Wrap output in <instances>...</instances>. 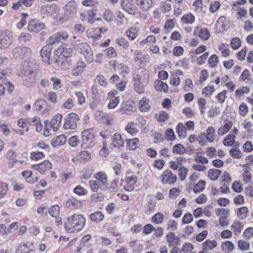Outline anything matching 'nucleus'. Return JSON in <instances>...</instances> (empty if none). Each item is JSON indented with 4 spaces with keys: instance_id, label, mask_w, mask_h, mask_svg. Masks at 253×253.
Instances as JSON below:
<instances>
[{
    "instance_id": "obj_1",
    "label": "nucleus",
    "mask_w": 253,
    "mask_h": 253,
    "mask_svg": "<svg viewBox=\"0 0 253 253\" xmlns=\"http://www.w3.org/2000/svg\"><path fill=\"white\" fill-rule=\"evenodd\" d=\"M85 222L86 219L82 214L75 213L66 218L64 226L65 230L68 233H78L84 228Z\"/></svg>"
},
{
    "instance_id": "obj_2",
    "label": "nucleus",
    "mask_w": 253,
    "mask_h": 253,
    "mask_svg": "<svg viewBox=\"0 0 253 253\" xmlns=\"http://www.w3.org/2000/svg\"><path fill=\"white\" fill-rule=\"evenodd\" d=\"M94 180L89 181V184L91 190L96 192L99 189L105 186L108 182V176L103 171H101L95 173Z\"/></svg>"
},
{
    "instance_id": "obj_3",
    "label": "nucleus",
    "mask_w": 253,
    "mask_h": 253,
    "mask_svg": "<svg viewBox=\"0 0 253 253\" xmlns=\"http://www.w3.org/2000/svg\"><path fill=\"white\" fill-rule=\"evenodd\" d=\"M79 52L82 54L88 63H91L93 60V53L91 48L86 43H81L75 45Z\"/></svg>"
},
{
    "instance_id": "obj_4",
    "label": "nucleus",
    "mask_w": 253,
    "mask_h": 253,
    "mask_svg": "<svg viewBox=\"0 0 253 253\" xmlns=\"http://www.w3.org/2000/svg\"><path fill=\"white\" fill-rule=\"evenodd\" d=\"M80 120L79 116L75 113L68 114L65 118L63 125L65 129H75L77 127V123Z\"/></svg>"
},
{
    "instance_id": "obj_5",
    "label": "nucleus",
    "mask_w": 253,
    "mask_h": 253,
    "mask_svg": "<svg viewBox=\"0 0 253 253\" xmlns=\"http://www.w3.org/2000/svg\"><path fill=\"white\" fill-rule=\"evenodd\" d=\"M69 38V34L66 31L58 32L50 36L47 42L50 44L63 43L66 41Z\"/></svg>"
},
{
    "instance_id": "obj_6",
    "label": "nucleus",
    "mask_w": 253,
    "mask_h": 253,
    "mask_svg": "<svg viewBox=\"0 0 253 253\" xmlns=\"http://www.w3.org/2000/svg\"><path fill=\"white\" fill-rule=\"evenodd\" d=\"M95 117L98 121L108 126L113 123L115 118L113 114L106 113L100 111L96 112Z\"/></svg>"
},
{
    "instance_id": "obj_7",
    "label": "nucleus",
    "mask_w": 253,
    "mask_h": 253,
    "mask_svg": "<svg viewBox=\"0 0 253 253\" xmlns=\"http://www.w3.org/2000/svg\"><path fill=\"white\" fill-rule=\"evenodd\" d=\"M12 42V35L8 31L0 33V48L8 47Z\"/></svg>"
},
{
    "instance_id": "obj_8",
    "label": "nucleus",
    "mask_w": 253,
    "mask_h": 253,
    "mask_svg": "<svg viewBox=\"0 0 253 253\" xmlns=\"http://www.w3.org/2000/svg\"><path fill=\"white\" fill-rule=\"evenodd\" d=\"M160 180L163 184L172 185L176 182L177 177L171 170L166 169L161 175Z\"/></svg>"
},
{
    "instance_id": "obj_9",
    "label": "nucleus",
    "mask_w": 253,
    "mask_h": 253,
    "mask_svg": "<svg viewBox=\"0 0 253 253\" xmlns=\"http://www.w3.org/2000/svg\"><path fill=\"white\" fill-rule=\"evenodd\" d=\"M82 141L86 147H91L93 144L94 134L91 129L84 130L82 133Z\"/></svg>"
},
{
    "instance_id": "obj_10",
    "label": "nucleus",
    "mask_w": 253,
    "mask_h": 253,
    "mask_svg": "<svg viewBox=\"0 0 253 253\" xmlns=\"http://www.w3.org/2000/svg\"><path fill=\"white\" fill-rule=\"evenodd\" d=\"M78 11V3L72 0L68 2L65 6V14L68 17H74L76 15Z\"/></svg>"
},
{
    "instance_id": "obj_11",
    "label": "nucleus",
    "mask_w": 253,
    "mask_h": 253,
    "mask_svg": "<svg viewBox=\"0 0 253 253\" xmlns=\"http://www.w3.org/2000/svg\"><path fill=\"white\" fill-rule=\"evenodd\" d=\"M33 108L35 110L40 111L43 114L48 113L51 109L47 103L42 99L37 100Z\"/></svg>"
},
{
    "instance_id": "obj_12",
    "label": "nucleus",
    "mask_w": 253,
    "mask_h": 253,
    "mask_svg": "<svg viewBox=\"0 0 253 253\" xmlns=\"http://www.w3.org/2000/svg\"><path fill=\"white\" fill-rule=\"evenodd\" d=\"M33 244L30 242H22L19 244L16 248L15 253H33Z\"/></svg>"
},
{
    "instance_id": "obj_13",
    "label": "nucleus",
    "mask_w": 253,
    "mask_h": 253,
    "mask_svg": "<svg viewBox=\"0 0 253 253\" xmlns=\"http://www.w3.org/2000/svg\"><path fill=\"white\" fill-rule=\"evenodd\" d=\"M133 81H137L144 84H148L149 82V74L148 71L143 70L140 73L135 74L133 77Z\"/></svg>"
},
{
    "instance_id": "obj_14",
    "label": "nucleus",
    "mask_w": 253,
    "mask_h": 253,
    "mask_svg": "<svg viewBox=\"0 0 253 253\" xmlns=\"http://www.w3.org/2000/svg\"><path fill=\"white\" fill-rule=\"evenodd\" d=\"M44 27V24L39 20L33 19L29 22L28 29L30 32H38L42 30Z\"/></svg>"
},
{
    "instance_id": "obj_15",
    "label": "nucleus",
    "mask_w": 253,
    "mask_h": 253,
    "mask_svg": "<svg viewBox=\"0 0 253 253\" xmlns=\"http://www.w3.org/2000/svg\"><path fill=\"white\" fill-rule=\"evenodd\" d=\"M59 10V8L55 4H44L41 8L42 13L50 15L57 13Z\"/></svg>"
},
{
    "instance_id": "obj_16",
    "label": "nucleus",
    "mask_w": 253,
    "mask_h": 253,
    "mask_svg": "<svg viewBox=\"0 0 253 253\" xmlns=\"http://www.w3.org/2000/svg\"><path fill=\"white\" fill-rule=\"evenodd\" d=\"M122 8L129 14L135 13V8L133 4V0H121Z\"/></svg>"
},
{
    "instance_id": "obj_17",
    "label": "nucleus",
    "mask_w": 253,
    "mask_h": 253,
    "mask_svg": "<svg viewBox=\"0 0 253 253\" xmlns=\"http://www.w3.org/2000/svg\"><path fill=\"white\" fill-rule=\"evenodd\" d=\"M47 43L41 50V55L42 61L47 64H50V53L52 49L51 45Z\"/></svg>"
},
{
    "instance_id": "obj_18",
    "label": "nucleus",
    "mask_w": 253,
    "mask_h": 253,
    "mask_svg": "<svg viewBox=\"0 0 253 253\" xmlns=\"http://www.w3.org/2000/svg\"><path fill=\"white\" fill-rule=\"evenodd\" d=\"M138 108L141 112L145 113L149 111L151 109L149 99L146 97H143L138 101Z\"/></svg>"
},
{
    "instance_id": "obj_19",
    "label": "nucleus",
    "mask_w": 253,
    "mask_h": 253,
    "mask_svg": "<svg viewBox=\"0 0 253 253\" xmlns=\"http://www.w3.org/2000/svg\"><path fill=\"white\" fill-rule=\"evenodd\" d=\"M32 168L40 173H44L47 170L51 169L52 164L49 161L45 160L39 164L33 165Z\"/></svg>"
},
{
    "instance_id": "obj_20",
    "label": "nucleus",
    "mask_w": 253,
    "mask_h": 253,
    "mask_svg": "<svg viewBox=\"0 0 253 253\" xmlns=\"http://www.w3.org/2000/svg\"><path fill=\"white\" fill-rule=\"evenodd\" d=\"M126 185L124 186V189L127 191H132L135 183L137 181V178L135 175H131L126 178Z\"/></svg>"
},
{
    "instance_id": "obj_21",
    "label": "nucleus",
    "mask_w": 253,
    "mask_h": 253,
    "mask_svg": "<svg viewBox=\"0 0 253 253\" xmlns=\"http://www.w3.org/2000/svg\"><path fill=\"white\" fill-rule=\"evenodd\" d=\"M112 146L116 148H120L124 146V139L119 133H115L112 137Z\"/></svg>"
},
{
    "instance_id": "obj_22",
    "label": "nucleus",
    "mask_w": 253,
    "mask_h": 253,
    "mask_svg": "<svg viewBox=\"0 0 253 253\" xmlns=\"http://www.w3.org/2000/svg\"><path fill=\"white\" fill-rule=\"evenodd\" d=\"M23 77L24 84L26 86H31L35 82L36 74L33 71H28Z\"/></svg>"
},
{
    "instance_id": "obj_23",
    "label": "nucleus",
    "mask_w": 253,
    "mask_h": 253,
    "mask_svg": "<svg viewBox=\"0 0 253 253\" xmlns=\"http://www.w3.org/2000/svg\"><path fill=\"white\" fill-rule=\"evenodd\" d=\"M62 116L60 114L55 115L50 121V127L53 131H55L58 130L61 124Z\"/></svg>"
},
{
    "instance_id": "obj_24",
    "label": "nucleus",
    "mask_w": 253,
    "mask_h": 253,
    "mask_svg": "<svg viewBox=\"0 0 253 253\" xmlns=\"http://www.w3.org/2000/svg\"><path fill=\"white\" fill-rule=\"evenodd\" d=\"M240 82H244L246 84H253V79L252 78V74L248 69H245L239 77Z\"/></svg>"
},
{
    "instance_id": "obj_25",
    "label": "nucleus",
    "mask_w": 253,
    "mask_h": 253,
    "mask_svg": "<svg viewBox=\"0 0 253 253\" xmlns=\"http://www.w3.org/2000/svg\"><path fill=\"white\" fill-rule=\"evenodd\" d=\"M139 29L136 27L132 26L125 31V35L130 41H134L138 36Z\"/></svg>"
},
{
    "instance_id": "obj_26",
    "label": "nucleus",
    "mask_w": 253,
    "mask_h": 253,
    "mask_svg": "<svg viewBox=\"0 0 253 253\" xmlns=\"http://www.w3.org/2000/svg\"><path fill=\"white\" fill-rule=\"evenodd\" d=\"M86 64L83 61L79 62L72 70V76L74 77L81 76L83 73Z\"/></svg>"
},
{
    "instance_id": "obj_27",
    "label": "nucleus",
    "mask_w": 253,
    "mask_h": 253,
    "mask_svg": "<svg viewBox=\"0 0 253 253\" xmlns=\"http://www.w3.org/2000/svg\"><path fill=\"white\" fill-rule=\"evenodd\" d=\"M199 26H197L194 31L195 36L198 35L200 38L204 41L208 40L210 36V33L208 29L203 28L199 30Z\"/></svg>"
},
{
    "instance_id": "obj_28",
    "label": "nucleus",
    "mask_w": 253,
    "mask_h": 253,
    "mask_svg": "<svg viewBox=\"0 0 253 253\" xmlns=\"http://www.w3.org/2000/svg\"><path fill=\"white\" fill-rule=\"evenodd\" d=\"M135 2L139 8L143 11L149 9L153 4L152 0H135Z\"/></svg>"
},
{
    "instance_id": "obj_29",
    "label": "nucleus",
    "mask_w": 253,
    "mask_h": 253,
    "mask_svg": "<svg viewBox=\"0 0 253 253\" xmlns=\"http://www.w3.org/2000/svg\"><path fill=\"white\" fill-rule=\"evenodd\" d=\"M166 239L169 247L177 246L180 243V238L174 232L169 233L166 236Z\"/></svg>"
},
{
    "instance_id": "obj_30",
    "label": "nucleus",
    "mask_w": 253,
    "mask_h": 253,
    "mask_svg": "<svg viewBox=\"0 0 253 253\" xmlns=\"http://www.w3.org/2000/svg\"><path fill=\"white\" fill-rule=\"evenodd\" d=\"M217 245L216 240L208 239L202 244V249L204 251H210L215 248Z\"/></svg>"
},
{
    "instance_id": "obj_31",
    "label": "nucleus",
    "mask_w": 253,
    "mask_h": 253,
    "mask_svg": "<svg viewBox=\"0 0 253 253\" xmlns=\"http://www.w3.org/2000/svg\"><path fill=\"white\" fill-rule=\"evenodd\" d=\"M28 124L30 125H34L36 127V130L38 132H40L42 128V125L41 124L40 117L35 116L32 118L28 119Z\"/></svg>"
},
{
    "instance_id": "obj_32",
    "label": "nucleus",
    "mask_w": 253,
    "mask_h": 253,
    "mask_svg": "<svg viewBox=\"0 0 253 253\" xmlns=\"http://www.w3.org/2000/svg\"><path fill=\"white\" fill-rule=\"evenodd\" d=\"M57 54H60L65 58H68L72 56L73 54V49L71 47H66L61 46L56 50Z\"/></svg>"
},
{
    "instance_id": "obj_33",
    "label": "nucleus",
    "mask_w": 253,
    "mask_h": 253,
    "mask_svg": "<svg viewBox=\"0 0 253 253\" xmlns=\"http://www.w3.org/2000/svg\"><path fill=\"white\" fill-rule=\"evenodd\" d=\"M244 227V224L242 222L238 220L235 221L231 225V229L235 235L240 234Z\"/></svg>"
},
{
    "instance_id": "obj_34",
    "label": "nucleus",
    "mask_w": 253,
    "mask_h": 253,
    "mask_svg": "<svg viewBox=\"0 0 253 253\" xmlns=\"http://www.w3.org/2000/svg\"><path fill=\"white\" fill-rule=\"evenodd\" d=\"M82 205V202L75 197H71L66 202V206L71 209H78Z\"/></svg>"
},
{
    "instance_id": "obj_35",
    "label": "nucleus",
    "mask_w": 253,
    "mask_h": 253,
    "mask_svg": "<svg viewBox=\"0 0 253 253\" xmlns=\"http://www.w3.org/2000/svg\"><path fill=\"white\" fill-rule=\"evenodd\" d=\"M33 0H19L16 2L13 3L12 8L15 10L18 9L23 5L25 6H30L33 4Z\"/></svg>"
},
{
    "instance_id": "obj_36",
    "label": "nucleus",
    "mask_w": 253,
    "mask_h": 253,
    "mask_svg": "<svg viewBox=\"0 0 253 253\" xmlns=\"http://www.w3.org/2000/svg\"><path fill=\"white\" fill-rule=\"evenodd\" d=\"M94 171V168L93 166H88L84 168L81 171V178L85 179H89Z\"/></svg>"
},
{
    "instance_id": "obj_37",
    "label": "nucleus",
    "mask_w": 253,
    "mask_h": 253,
    "mask_svg": "<svg viewBox=\"0 0 253 253\" xmlns=\"http://www.w3.org/2000/svg\"><path fill=\"white\" fill-rule=\"evenodd\" d=\"M154 86L157 91L167 92L168 90V85L161 80H157L154 83Z\"/></svg>"
},
{
    "instance_id": "obj_38",
    "label": "nucleus",
    "mask_w": 253,
    "mask_h": 253,
    "mask_svg": "<svg viewBox=\"0 0 253 253\" xmlns=\"http://www.w3.org/2000/svg\"><path fill=\"white\" fill-rule=\"evenodd\" d=\"M66 141V138L64 135H60L57 136L54 139H52L51 143L53 146L56 147L58 146L64 145Z\"/></svg>"
},
{
    "instance_id": "obj_39",
    "label": "nucleus",
    "mask_w": 253,
    "mask_h": 253,
    "mask_svg": "<svg viewBox=\"0 0 253 253\" xmlns=\"http://www.w3.org/2000/svg\"><path fill=\"white\" fill-rule=\"evenodd\" d=\"M231 122L228 121L224 125L218 129L217 132L219 135L222 136L226 133L232 126Z\"/></svg>"
},
{
    "instance_id": "obj_40",
    "label": "nucleus",
    "mask_w": 253,
    "mask_h": 253,
    "mask_svg": "<svg viewBox=\"0 0 253 253\" xmlns=\"http://www.w3.org/2000/svg\"><path fill=\"white\" fill-rule=\"evenodd\" d=\"M29 50V49L25 47H15L13 50V56L15 58L22 57L23 55L28 52Z\"/></svg>"
},
{
    "instance_id": "obj_41",
    "label": "nucleus",
    "mask_w": 253,
    "mask_h": 253,
    "mask_svg": "<svg viewBox=\"0 0 253 253\" xmlns=\"http://www.w3.org/2000/svg\"><path fill=\"white\" fill-rule=\"evenodd\" d=\"M205 134L206 139L208 141H209V142H213L215 137V129L213 127H209L207 128L206 130V133Z\"/></svg>"
},
{
    "instance_id": "obj_42",
    "label": "nucleus",
    "mask_w": 253,
    "mask_h": 253,
    "mask_svg": "<svg viewBox=\"0 0 253 253\" xmlns=\"http://www.w3.org/2000/svg\"><path fill=\"white\" fill-rule=\"evenodd\" d=\"M127 146L130 150L136 149L139 144V140L137 138H135L131 139H126Z\"/></svg>"
},
{
    "instance_id": "obj_43",
    "label": "nucleus",
    "mask_w": 253,
    "mask_h": 253,
    "mask_svg": "<svg viewBox=\"0 0 253 253\" xmlns=\"http://www.w3.org/2000/svg\"><path fill=\"white\" fill-rule=\"evenodd\" d=\"M176 132L180 138H184L187 135L185 126L182 124L179 123L176 126Z\"/></svg>"
},
{
    "instance_id": "obj_44",
    "label": "nucleus",
    "mask_w": 253,
    "mask_h": 253,
    "mask_svg": "<svg viewBox=\"0 0 253 253\" xmlns=\"http://www.w3.org/2000/svg\"><path fill=\"white\" fill-rule=\"evenodd\" d=\"M125 130L131 135H134L138 132V130L135 127L134 123L133 122L127 123Z\"/></svg>"
},
{
    "instance_id": "obj_45",
    "label": "nucleus",
    "mask_w": 253,
    "mask_h": 253,
    "mask_svg": "<svg viewBox=\"0 0 253 253\" xmlns=\"http://www.w3.org/2000/svg\"><path fill=\"white\" fill-rule=\"evenodd\" d=\"M221 248L224 253H229L234 249V245L231 241H226L222 244Z\"/></svg>"
},
{
    "instance_id": "obj_46",
    "label": "nucleus",
    "mask_w": 253,
    "mask_h": 253,
    "mask_svg": "<svg viewBox=\"0 0 253 253\" xmlns=\"http://www.w3.org/2000/svg\"><path fill=\"white\" fill-rule=\"evenodd\" d=\"M235 135L229 134L226 136L223 141V144L225 146H232L235 142Z\"/></svg>"
},
{
    "instance_id": "obj_47",
    "label": "nucleus",
    "mask_w": 253,
    "mask_h": 253,
    "mask_svg": "<svg viewBox=\"0 0 253 253\" xmlns=\"http://www.w3.org/2000/svg\"><path fill=\"white\" fill-rule=\"evenodd\" d=\"M164 220V215L161 212L155 214L151 218L152 222L155 224H160Z\"/></svg>"
},
{
    "instance_id": "obj_48",
    "label": "nucleus",
    "mask_w": 253,
    "mask_h": 253,
    "mask_svg": "<svg viewBox=\"0 0 253 253\" xmlns=\"http://www.w3.org/2000/svg\"><path fill=\"white\" fill-rule=\"evenodd\" d=\"M104 215L102 212L96 211L90 215V218L91 221L97 223L101 222L104 218Z\"/></svg>"
},
{
    "instance_id": "obj_49",
    "label": "nucleus",
    "mask_w": 253,
    "mask_h": 253,
    "mask_svg": "<svg viewBox=\"0 0 253 253\" xmlns=\"http://www.w3.org/2000/svg\"><path fill=\"white\" fill-rule=\"evenodd\" d=\"M172 152L174 154L182 155L186 152V149L182 144H177L173 147Z\"/></svg>"
},
{
    "instance_id": "obj_50",
    "label": "nucleus",
    "mask_w": 253,
    "mask_h": 253,
    "mask_svg": "<svg viewBox=\"0 0 253 253\" xmlns=\"http://www.w3.org/2000/svg\"><path fill=\"white\" fill-rule=\"evenodd\" d=\"M221 170L217 169H211L209 171L208 176L211 180H216L221 174Z\"/></svg>"
},
{
    "instance_id": "obj_51",
    "label": "nucleus",
    "mask_w": 253,
    "mask_h": 253,
    "mask_svg": "<svg viewBox=\"0 0 253 253\" xmlns=\"http://www.w3.org/2000/svg\"><path fill=\"white\" fill-rule=\"evenodd\" d=\"M181 21L186 24H192L195 21V16L191 13L184 15L181 17Z\"/></svg>"
},
{
    "instance_id": "obj_52",
    "label": "nucleus",
    "mask_w": 253,
    "mask_h": 253,
    "mask_svg": "<svg viewBox=\"0 0 253 253\" xmlns=\"http://www.w3.org/2000/svg\"><path fill=\"white\" fill-rule=\"evenodd\" d=\"M117 68L120 72V74L124 77L127 75L130 72L129 68L123 63L119 64Z\"/></svg>"
},
{
    "instance_id": "obj_53",
    "label": "nucleus",
    "mask_w": 253,
    "mask_h": 253,
    "mask_svg": "<svg viewBox=\"0 0 253 253\" xmlns=\"http://www.w3.org/2000/svg\"><path fill=\"white\" fill-rule=\"evenodd\" d=\"M156 207V203L153 200H150L145 208V212L146 214H151L153 212Z\"/></svg>"
},
{
    "instance_id": "obj_54",
    "label": "nucleus",
    "mask_w": 253,
    "mask_h": 253,
    "mask_svg": "<svg viewBox=\"0 0 253 253\" xmlns=\"http://www.w3.org/2000/svg\"><path fill=\"white\" fill-rule=\"evenodd\" d=\"M218 49L220 51L222 56L227 57L229 55L230 50L229 45L226 43H222L218 46Z\"/></svg>"
},
{
    "instance_id": "obj_55",
    "label": "nucleus",
    "mask_w": 253,
    "mask_h": 253,
    "mask_svg": "<svg viewBox=\"0 0 253 253\" xmlns=\"http://www.w3.org/2000/svg\"><path fill=\"white\" fill-rule=\"evenodd\" d=\"M133 82H134L133 85H134V90L137 93H138L139 94L143 93L145 90V87L147 84H142L141 83H140L139 82H138L137 81H133Z\"/></svg>"
},
{
    "instance_id": "obj_56",
    "label": "nucleus",
    "mask_w": 253,
    "mask_h": 253,
    "mask_svg": "<svg viewBox=\"0 0 253 253\" xmlns=\"http://www.w3.org/2000/svg\"><path fill=\"white\" fill-rule=\"evenodd\" d=\"M11 125L9 123H0V130L4 135H8L10 132Z\"/></svg>"
},
{
    "instance_id": "obj_57",
    "label": "nucleus",
    "mask_w": 253,
    "mask_h": 253,
    "mask_svg": "<svg viewBox=\"0 0 253 253\" xmlns=\"http://www.w3.org/2000/svg\"><path fill=\"white\" fill-rule=\"evenodd\" d=\"M206 182L204 180H200L197 183L193 188V191L197 193L204 190L205 187Z\"/></svg>"
},
{
    "instance_id": "obj_58",
    "label": "nucleus",
    "mask_w": 253,
    "mask_h": 253,
    "mask_svg": "<svg viewBox=\"0 0 253 253\" xmlns=\"http://www.w3.org/2000/svg\"><path fill=\"white\" fill-rule=\"evenodd\" d=\"M229 154L232 157L235 159H240L242 156V152L237 148H234L230 149Z\"/></svg>"
},
{
    "instance_id": "obj_59",
    "label": "nucleus",
    "mask_w": 253,
    "mask_h": 253,
    "mask_svg": "<svg viewBox=\"0 0 253 253\" xmlns=\"http://www.w3.org/2000/svg\"><path fill=\"white\" fill-rule=\"evenodd\" d=\"M188 170L184 167H180L178 169V176L181 181L184 180L187 176Z\"/></svg>"
},
{
    "instance_id": "obj_60",
    "label": "nucleus",
    "mask_w": 253,
    "mask_h": 253,
    "mask_svg": "<svg viewBox=\"0 0 253 253\" xmlns=\"http://www.w3.org/2000/svg\"><path fill=\"white\" fill-rule=\"evenodd\" d=\"M116 42L124 48H127L129 45V42L124 38H118L116 40Z\"/></svg>"
},
{
    "instance_id": "obj_61",
    "label": "nucleus",
    "mask_w": 253,
    "mask_h": 253,
    "mask_svg": "<svg viewBox=\"0 0 253 253\" xmlns=\"http://www.w3.org/2000/svg\"><path fill=\"white\" fill-rule=\"evenodd\" d=\"M109 101L107 105L108 109H114L120 103V97L118 96L117 98H114Z\"/></svg>"
},
{
    "instance_id": "obj_62",
    "label": "nucleus",
    "mask_w": 253,
    "mask_h": 253,
    "mask_svg": "<svg viewBox=\"0 0 253 253\" xmlns=\"http://www.w3.org/2000/svg\"><path fill=\"white\" fill-rule=\"evenodd\" d=\"M32 37L31 35L27 33H22L19 38L18 41L19 42H26L30 41L31 40Z\"/></svg>"
},
{
    "instance_id": "obj_63",
    "label": "nucleus",
    "mask_w": 253,
    "mask_h": 253,
    "mask_svg": "<svg viewBox=\"0 0 253 253\" xmlns=\"http://www.w3.org/2000/svg\"><path fill=\"white\" fill-rule=\"evenodd\" d=\"M50 81L52 82L53 88L55 90H58L61 87V80L56 77H51Z\"/></svg>"
},
{
    "instance_id": "obj_64",
    "label": "nucleus",
    "mask_w": 253,
    "mask_h": 253,
    "mask_svg": "<svg viewBox=\"0 0 253 253\" xmlns=\"http://www.w3.org/2000/svg\"><path fill=\"white\" fill-rule=\"evenodd\" d=\"M248 209L245 207L240 208L238 211L237 216L241 219H245L248 215Z\"/></svg>"
}]
</instances>
